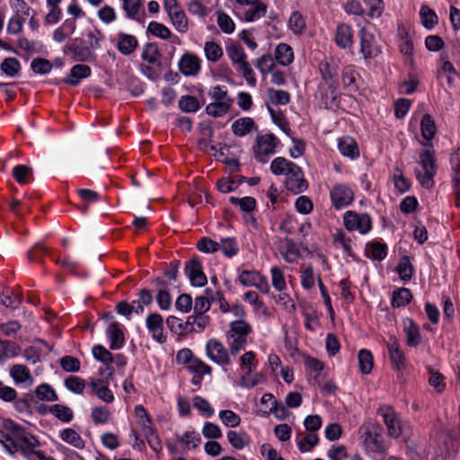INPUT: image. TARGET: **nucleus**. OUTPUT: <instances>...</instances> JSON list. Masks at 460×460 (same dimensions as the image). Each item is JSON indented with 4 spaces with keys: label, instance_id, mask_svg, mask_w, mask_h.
I'll return each mask as SVG.
<instances>
[{
    "label": "nucleus",
    "instance_id": "obj_1",
    "mask_svg": "<svg viewBox=\"0 0 460 460\" xmlns=\"http://www.w3.org/2000/svg\"><path fill=\"white\" fill-rule=\"evenodd\" d=\"M420 132L424 138L420 144L424 147L419 154V164L420 169H415V175L420 186L425 189H432L435 184L434 177L437 173L435 150L431 140L437 133V126L431 115L426 113L420 121Z\"/></svg>",
    "mask_w": 460,
    "mask_h": 460
},
{
    "label": "nucleus",
    "instance_id": "obj_2",
    "mask_svg": "<svg viewBox=\"0 0 460 460\" xmlns=\"http://www.w3.org/2000/svg\"><path fill=\"white\" fill-rule=\"evenodd\" d=\"M360 431L366 454L374 460H384L390 445L385 438L384 428L376 421L368 420L360 427Z\"/></svg>",
    "mask_w": 460,
    "mask_h": 460
},
{
    "label": "nucleus",
    "instance_id": "obj_3",
    "mask_svg": "<svg viewBox=\"0 0 460 460\" xmlns=\"http://www.w3.org/2000/svg\"><path fill=\"white\" fill-rule=\"evenodd\" d=\"M71 58L75 62H93L96 60L94 49L99 48V40L96 38L94 41L86 45L83 39L75 38L72 40L66 47Z\"/></svg>",
    "mask_w": 460,
    "mask_h": 460
},
{
    "label": "nucleus",
    "instance_id": "obj_4",
    "mask_svg": "<svg viewBox=\"0 0 460 460\" xmlns=\"http://www.w3.org/2000/svg\"><path fill=\"white\" fill-rule=\"evenodd\" d=\"M3 427L7 431H10L9 435L13 438V442L16 445L23 444L31 449L40 447V444L37 437L31 434L25 428L17 424L11 419L4 420Z\"/></svg>",
    "mask_w": 460,
    "mask_h": 460
},
{
    "label": "nucleus",
    "instance_id": "obj_5",
    "mask_svg": "<svg viewBox=\"0 0 460 460\" xmlns=\"http://www.w3.org/2000/svg\"><path fill=\"white\" fill-rule=\"evenodd\" d=\"M286 173L285 186L288 190L294 194L304 192L308 188V182L305 179L302 169L296 164H291L290 168H288Z\"/></svg>",
    "mask_w": 460,
    "mask_h": 460
},
{
    "label": "nucleus",
    "instance_id": "obj_6",
    "mask_svg": "<svg viewBox=\"0 0 460 460\" xmlns=\"http://www.w3.org/2000/svg\"><path fill=\"white\" fill-rule=\"evenodd\" d=\"M343 223L349 231L358 230L362 234H367L372 228V220L367 214H358L351 210L344 214Z\"/></svg>",
    "mask_w": 460,
    "mask_h": 460
},
{
    "label": "nucleus",
    "instance_id": "obj_7",
    "mask_svg": "<svg viewBox=\"0 0 460 460\" xmlns=\"http://www.w3.org/2000/svg\"><path fill=\"white\" fill-rule=\"evenodd\" d=\"M278 144V138L274 134H265L258 136L256 144L253 146L255 158L261 164L267 162L266 156L275 153V147Z\"/></svg>",
    "mask_w": 460,
    "mask_h": 460
},
{
    "label": "nucleus",
    "instance_id": "obj_8",
    "mask_svg": "<svg viewBox=\"0 0 460 460\" xmlns=\"http://www.w3.org/2000/svg\"><path fill=\"white\" fill-rule=\"evenodd\" d=\"M377 414L383 417L388 435L391 438H398L402 434V428L394 409L389 405H383L378 408Z\"/></svg>",
    "mask_w": 460,
    "mask_h": 460
},
{
    "label": "nucleus",
    "instance_id": "obj_9",
    "mask_svg": "<svg viewBox=\"0 0 460 460\" xmlns=\"http://www.w3.org/2000/svg\"><path fill=\"white\" fill-rule=\"evenodd\" d=\"M358 37L360 39V53L365 59L374 58L381 52L375 35L369 30L365 27L361 28Z\"/></svg>",
    "mask_w": 460,
    "mask_h": 460
},
{
    "label": "nucleus",
    "instance_id": "obj_10",
    "mask_svg": "<svg viewBox=\"0 0 460 460\" xmlns=\"http://www.w3.org/2000/svg\"><path fill=\"white\" fill-rule=\"evenodd\" d=\"M185 274L194 287H204L207 282V276L203 271L201 262L198 257H192L187 261L184 268Z\"/></svg>",
    "mask_w": 460,
    "mask_h": 460
},
{
    "label": "nucleus",
    "instance_id": "obj_11",
    "mask_svg": "<svg viewBox=\"0 0 460 460\" xmlns=\"http://www.w3.org/2000/svg\"><path fill=\"white\" fill-rule=\"evenodd\" d=\"M331 199L334 208L341 209L354 200V192L345 184H336L331 190Z\"/></svg>",
    "mask_w": 460,
    "mask_h": 460
},
{
    "label": "nucleus",
    "instance_id": "obj_12",
    "mask_svg": "<svg viewBox=\"0 0 460 460\" xmlns=\"http://www.w3.org/2000/svg\"><path fill=\"white\" fill-rule=\"evenodd\" d=\"M207 354L211 360L219 365H229L230 358L224 345L216 339H211L207 342Z\"/></svg>",
    "mask_w": 460,
    "mask_h": 460
},
{
    "label": "nucleus",
    "instance_id": "obj_13",
    "mask_svg": "<svg viewBox=\"0 0 460 460\" xmlns=\"http://www.w3.org/2000/svg\"><path fill=\"white\" fill-rule=\"evenodd\" d=\"M146 328L152 333V337L159 343L166 341V336L164 334V319L158 313L149 314L146 320Z\"/></svg>",
    "mask_w": 460,
    "mask_h": 460
},
{
    "label": "nucleus",
    "instance_id": "obj_14",
    "mask_svg": "<svg viewBox=\"0 0 460 460\" xmlns=\"http://www.w3.org/2000/svg\"><path fill=\"white\" fill-rule=\"evenodd\" d=\"M179 69L186 76H193L200 71V59L192 53H185L179 61Z\"/></svg>",
    "mask_w": 460,
    "mask_h": 460
},
{
    "label": "nucleus",
    "instance_id": "obj_15",
    "mask_svg": "<svg viewBox=\"0 0 460 460\" xmlns=\"http://www.w3.org/2000/svg\"><path fill=\"white\" fill-rule=\"evenodd\" d=\"M386 346L394 367L397 370L403 369L406 366V358L400 349L397 339L394 336L390 337Z\"/></svg>",
    "mask_w": 460,
    "mask_h": 460
},
{
    "label": "nucleus",
    "instance_id": "obj_16",
    "mask_svg": "<svg viewBox=\"0 0 460 460\" xmlns=\"http://www.w3.org/2000/svg\"><path fill=\"white\" fill-rule=\"evenodd\" d=\"M402 324L403 332L406 334V344L411 348L418 347L421 342L419 325L411 318H405Z\"/></svg>",
    "mask_w": 460,
    "mask_h": 460
},
{
    "label": "nucleus",
    "instance_id": "obj_17",
    "mask_svg": "<svg viewBox=\"0 0 460 460\" xmlns=\"http://www.w3.org/2000/svg\"><path fill=\"white\" fill-rule=\"evenodd\" d=\"M116 47L122 55L129 56L137 49L138 40L134 35L119 32L117 34Z\"/></svg>",
    "mask_w": 460,
    "mask_h": 460
},
{
    "label": "nucleus",
    "instance_id": "obj_18",
    "mask_svg": "<svg viewBox=\"0 0 460 460\" xmlns=\"http://www.w3.org/2000/svg\"><path fill=\"white\" fill-rule=\"evenodd\" d=\"M334 41L341 49L351 48L353 45V30L346 23H340L336 27Z\"/></svg>",
    "mask_w": 460,
    "mask_h": 460
},
{
    "label": "nucleus",
    "instance_id": "obj_19",
    "mask_svg": "<svg viewBox=\"0 0 460 460\" xmlns=\"http://www.w3.org/2000/svg\"><path fill=\"white\" fill-rule=\"evenodd\" d=\"M106 332L111 341V349H119L124 346L125 337L119 323L116 321L111 322L107 327Z\"/></svg>",
    "mask_w": 460,
    "mask_h": 460
},
{
    "label": "nucleus",
    "instance_id": "obj_20",
    "mask_svg": "<svg viewBox=\"0 0 460 460\" xmlns=\"http://www.w3.org/2000/svg\"><path fill=\"white\" fill-rule=\"evenodd\" d=\"M91 73L92 70L88 65L77 64L71 68L68 76L64 82L69 85L76 86L82 79L89 77Z\"/></svg>",
    "mask_w": 460,
    "mask_h": 460
},
{
    "label": "nucleus",
    "instance_id": "obj_21",
    "mask_svg": "<svg viewBox=\"0 0 460 460\" xmlns=\"http://www.w3.org/2000/svg\"><path fill=\"white\" fill-rule=\"evenodd\" d=\"M10 376L13 378V382L16 385L29 383L31 385L33 383V377L30 372V369L22 364H15L10 368Z\"/></svg>",
    "mask_w": 460,
    "mask_h": 460
},
{
    "label": "nucleus",
    "instance_id": "obj_22",
    "mask_svg": "<svg viewBox=\"0 0 460 460\" xmlns=\"http://www.w3.org/2000/svg\"><path fill=\"white\" fill-rule=\"evenodd\" d=\"M338 147L341 155L351 159L359 156V150L357 142L350 137H343L339 139Z\"/></svg>",
    "mask_w": 460,
    "mask_h": 460
},
{
    "label": "nucleus",
    "instance_id": "obj_23",
    "mask_svg": "<svg viewBox=\"0 0 460 460\" xmlns=\"http://www.w3.org/2000/svg\"><path fill=\"white\" fill-rule=\"evenodd\" d=\"M413 296L411 291L407 288H398L394 290L391 299V305L394 308L406 306L411 303Z\"/></svg>",
    "mask_w": 460,
    "mask_h": 460
},
{
    "label": "nucleus",
    "instance_id": "obj_24",
    "mask_svg": "<svg viewBox=\"0 0 460 460\" xmlns=\"http://www.w3.org/2000/svg\"><path fill=\"white\" fill-rule=\"evenodd\" d=\"M166 324L172 332L178 335H183L194 331V327L188 323V319L186 322H182L180 318L173 315H170L166 319Z\"/></svg>",
    "mask_w": 460,
    "mask_h": 460
},
{
    "label": "nucleus",
    "instance_id": "obj_25",
    "mask_svg": "<svg viewBox=\"0 0 460 460\" xmlns=\"http://www.w3.org/2000/svg\"><path fill=\"white\" fill-rule=\"evenodd\" d=\"M254 127V120L252 118L244 117L234 121L232 124V131L237 137H243L249 134Z\"/></svg>",
    "mask_w": 460,
    "mask_h": 460
},
{
    "label": "nucleus",
    "instance_id": "obj_26",
    "mask_svg": "<svg viewBox=\"0 0 460 460\" xmlns=\"http://www.w3.org/2000/svg\"><path fill=\"white\" fill-rule=\"evenodd\" d=\"M359 75L356 72L352 66H347L343 68L341 74V79L344 88L349 92H356L358 90L357 79Z\"/></svg>",
    "mask_w": 460,
    "mask_h": 460
},
{
    "label": "nucleus",
    "instance_id": "obj_27",
    "mask_svg": "<svg viewBox=\"0 0 460 460\" xmlns=\"http://www.w3.org/2000/svg\"><path fill=\"white\" fill-rule=\"evenodd\" d=\"M275 59L282 66H288L291 64L294 60L292 48L286 43L279 44L275 50Z\"/></svg>",
    "mask_w": 460,
    "mask_h": 460
},
{
    "label": "nucleus",
    "instance_id": "obj_28",
    "mask_svg": "<svg viewBox=\"0 0 460 460\" xmlns=\"http://www.w3.org/2000/svg\"><path fill=\"white\" fill-rule=\"evenodd\" d=\"M142 5L141 0H124L122 2V9L126 13V16L138 22H143V18L138 15Z\"/></svg>",
    "mask_w": 460,
    "mask_h": 460
},
{
    "label": "nucleus",
    "instance_id": "obj_29",
    "mask_svg": "<svg viewBox=\"0 0 460 460\" xmlns=\"http://www.w3.org/2000/svg\"><path fill=\"white\" fill-rule=\"evenodd\" d=\"M22 301V296L14 293L13 290L10 288H5L2 293H0V304L4 305L5 307H9L12 309L17 308Z\"/></svg>",
    "mask_w": 460,
    "mask_h": 460
},
{
    "label": "nucleus",
    "instance_id": "obj_30",
    "mask_svg": "<svg viewBox=\"0 0 460 460\" xmlns=\"http://www.w3.org/2000/svg\"><path fill=\"white\" fill-rule=\"evenodd\" d=\"M12 175L19 184H27L33 180L32 169L24 164L14 166Z\"/></svg>",
    "mask_w": 460,
    "mask_h": 460
},
{
    "label": "nucleus",
    "instance_id": "obj_31",
    "mask_svg": "<svg viewBox=\"0 0 460 460\" xmlns=\"http://www.w3.org/2000/svg\"><path fill=\"white\" fill-rule=\"evenodd\" d=\"M229 327V337L239 336L247 338V336L252 332L251 324L244 320L234 321L230 323Z\"/></svg>",
    "mask_w": 460,
    "mask_h": 460
},
{
    "label": "nucleus",
    "instance_id": "obj_32",
    "mask_svg": "<svg viewBox=\"0 0 460 460\" xmlns=\"http://www.w3.org/2000/svg\"><path fill=\"white\" fill-rule=\"evenodd\" d=\"M250 6L251 7L243 13V20L245 22H254L266 14L267 5L261 1Z\"/></svg>",
    "mask_w": 460,
    "mask_h": 460
},
{
    "label": "nucleus",
    "instance_id": "obj_33",
    "mask_svg": "<svg viewBox=\"0 0 460 460\" xmlns=\"http://www.w3.org/2000/svg\"><path fill=\"white\" fill-rule=\"evenodd\" d=\"M226 52L232 60L233 64L237 67L242 66L243 63H246L247 56L244 53L243 48L236 43H232L226 48Z\"/></svg>",
    "mask_w": 460,
    "mask_h": 460
},
{
    "label": "nucleus",
    "instance_id": "obj_34",
    "mask_svg": "<svg viewBox=\"0 0 460 460\" xmlns=\"http://www.w3.org/2000/svg\"><path fill=\"white\" fill-rule=\"evenodd\" d=\"M160 57L161 53L156 43L150 42L145 44L141 54V58L144 61L155 65L158 62Z\"/></svg>",
    "mask_w": 460,
    "mask_h": 460
},
{
    "label": "nucleus",
    "instance_id": "obj_35",
    "mask_svg": "<svg viewBox=\"0 0 460 460\" xmlns=\"http://www.w3.org/2000/svg\"><path fill=\"white\" fill-rule=\"evenodd\" d=\"M20 349L16 343L0 339V364L4 363L7 358L16 357Z\"/></svg>",
    "mask_w": 460,
    "mask_h": 460
},
{
    "label": "nucleus",
    "instance_id": "obj_36",
    "mask_svg": "<svg viewBox=\"0 0 460 460\" xmlns=\"http://www.w3.org/2000/svg\"><path fill=\"white\" fill-rule=\"evenodd\" d=\"M396 271L400 279L403 281H409L413 275V266L408 255H403L396 266Z\"/></svg>",
    "mask_w": 460,
    "mask_h": 460
},
{
    "label": "nucleus",
    "instance_id": "obj_37",
    "mask_svg": "<svg viewBox=\"0 0 460 460\" xmlns=\"http://www.w3.org/2000/svg\"><path fill=\"white\" fill-rule=\"evenodd\" d=\"M226 437L228 442L235 449H242L250 444V438L245 432L229 430Z\"/></svg>",
    "mask_w": 460,
    "mask_h": 460
},
{
    "label": "nucleus",
    "instance_id": "obj_38",
    "mask_svg": "<svg viewBox=\"0 0 460 460\" xmlns=\"http://www.w3.org/2000/svg\"><path fill=\"white\" fill-rule=\"evenodd\" d=\"M60 438L66 443L78 449L84 447V442L81 436L73 429H65L60 433Z\"/></svg>",
    "mask_w": 460,
    "mask_h": 460
},
{
    "label": "nucleus",
    "instance_id": "obj_39",
    "mask_svg": "<svg viewBox=\"0 0 460 460\" xmlns=\"http://www.w3.org/2000/svg\"><path fill=\"white\" fill-rule=\"evenodd\" d=\"M232 105L226 102H214L206 106V113L214 118L222 117L230 111Z\"/></svg>",
    "mask_w": 460,
    "mask_h": 460
},
{
    "label": "nucleus",
    "instance_id": "obj_40",
    "mask_svg": "<svg viewBox=\"0 0 460 460\" xmlns=\"http://www.w3.org/2000/svg\"><path fill=\"white\" fill-rule=\"evenodd\" d=\"M49 412L66 423L70 422L74 418L73 411L68 406L62 404H53L49 406Z\"/></svg>",
    "mask_w": 460,
    "mask_h": 460
},
{
    "label": "nucleus",
    "instance_id": "obj_41",
    "mask_svg": "<svg viewBox=\"0 0 460 460\" xmlns=\"http://www.w3.org/2000/svg\"><path fill=\"white\" fill-rule=\"evenodd\" d=\"M421 23L426 29H432L438 22V17L436 13L428 5H422L420 10Z\"/></svg>",
    "mask_w": 460,
    "mask_h": 460
},
{
    "label": "nucleus",
    "instance_id": "obj_42",
    "mask_svg": "<svg viewBox=\"0 0 460 460\" xmlns=\"http://www.w3.org/2000/svg\"><path fill=\"white\" fill-rule=\"evenodd\" d=\"M358 366L363 375H367L373 368V355L370 350L362 349L358 351Z\"/></svg>",
    "mask_w": 460,
    "mask_h": 460
},
{
    "label": "nucleus",
    "instance_id": "obj_43",
    "mask_svg": "<svg viewBox=\"0 0 460 460\" xmlns=\"http://www.w3.org/2000/svg\"><path fill=\"white\" fill-rule=\"evenodd\" d=\"M404 442L406 444V455L410 458V460H421L422 459V451H421V440L420 439H411L405 438Z\"/></svg>",
    "mask_w": 460,
    "mask_h": 460
},
{
    "label": "nucleus",
    "instance_id": "obj_44",
    "mask_svg": "<svg viewBox=\"0 0 460 460\" xmlns=\"http://www.w3.org/2000/svg\"><path fill=\"white\" fill-rule=\"evenodd\" d=\"M179 109L183 112H196L200 109L199 100L192 95H183L178 102Z\"/></svg>",
    "mask_w": 460,
    "mask_h": 460
},
{
    "label": "nucleus",
    "instance_id": "obj_45",
    "mask_svg": "<svg viewBox=\"0 0 460 460\" xmlns=\"http://www.w3.org/2000/svg\"><path fill=\"white\" fill-rule=\"evenodd\" d=\"M319 71L325 84L335 83L334 78L337 76L336 66L331 65L328 61H322L319 63Z\"/></svg>",
    "mask_w": 460,
    "mask_h": 460
},
{
    "label": "nucleus",
    "instance_id": "obj_46",
    "mask_svg": "<svg viewBox=\"0 0 460 460\" xmlns=\"http://www.w3.org/2000/svg\"><path fill=\"white\" fill-rule=\"evenodd\" d=\"M219 250L228 258H232L239 252V247L234 237L221 238Z\"/></svg>",
    "mask_w": 460,
    "mask_h": 460
},
{
    "label": "nucleus",
    "instance_id": "obj_47",
    "mask_svg": "<svg viewBox=\"0 0 460 460\" xmlns=\"http://www.w3.org/2000/svg\"><path fill=\"white\" fill-rule=\"evenodd\" d=\"M36 396L41 401L55 402L58 396L55 390L49 384H41L35 389Z\"/></svg>",
    "mask_w": 460,
    "mask_h": 460
},
{
    "label": "nucleus",
    "instance_id": "obj_48",
    "mask_svg": "<svg viewBox=\"0 0 460 460\" xmlns=\"http://www.w3.org/2000/svg\"><path fill=\"white\" fill-rule=\"evenodd\" d=\"M268 96L270 102L275 105H287L290 102V94L288 92L284 90H276L270 88L268 90Z\"/></svg>",
    "mask_w": 460,
    "mask_h": 460
},
{
    "label": "nucleus",
    "instance_id": "obj_49",
    "mask_svg": "<svg viewBox=\"0 0 460 460\" xmlns=\"http://www.w3.org/2000/svg\"><path fill=\"white\" fill-rule=\"evenodd\" d=\"M295 163L286 159L285 157H276L270 164V171L275 175H286L288 168H290L291 164Z\"/></svg>",
    "mask_w": 460,
    "mask_h": 460
},
{
    "label": "nucleus",
    "instance_id": "obj_50",
    "mask_svg": "<svg viewBox=\"0 0 460 460\" xmlns=\"http://www.w3.org/2000/svg\"><path fill=\"white\" fill-rule=\"evenodd\" d=\"M262 378L260 373L252 374V368L250 367L240 379V385L245 388H252L257 385Z\"/></svg>",
    "mask_w": 460,
    "mask_h": 460
},
{
    "label": "nucleus",
    "instance_id": "obj_51",
    "mask_svg": "<svg viewBox=\"0 0 460 460\" xmlns=\"http://www.w3.org/2000/svg\"><path fill=\"white\" fill-rule=\"evenodd\" d=\"M289 29L296 34H301L305 28V21L302 13L295 11L291 13L288 21Z\"/></svg>",
    "mask_w": 460,
    "mask_h": 460
},
{
    "label": "nucleus",
    "instance_id": "obj_52",
    "mask_svg": "<svg viewBox=\"0 0 460 460\" xmlns=\"http://www.w3.org/2000/svg\"><path fill=\"white\" fill-rule=\"evenodd\" d=\"M229 201L233 205L239 206L241 210L244 212H252L256 208V200L252 197H230Z\"/></svg>",
    "mask_w": 460,
    "mask_h": 460
},
{
    "label": "nucleus",
    "instance_id": "obj_53",
    "mask_svg": "<svg viewBox=\"0 0 460 460\" xmlns=\"http://www.w3.org/2000/svg\"><path fill=\"white\" fill-rule=\"evenodd\" d=\"M1 70L9 76H15L20 69V62L15 58H6L0 65Z\"/></svg>",
    "mask_w": 460,
    "mask_h": 460
},
{
    "label": "nucleus",
    "instance_id": "obj_54",
    "mask_svg": "<svg viewBox=\"0 0 460 460\" xmlns=\"http://www.w3.org/2000/svg\"><path fill=\"white\" fill-rule=\"evenodd\" d=\"M137 303L138 305H136V314H139L144 312V307L152 305L154 301L153 295L149 289L142 288L137 293Z\"/></svg>",
    "mask_w": 460,
    "mask_h": 460
},
{
    "label": "nucleus",
    "instance_id": "obj_55",
    "mask_svg": "<svg viewBox=\"0 0 460 460\" xmlns=\"http://www.w3.org/2000/svg\"><path fill=\"white\" fill-rule=\"evenodd\" d=\"M147 31L152 35L163 40L170 39L172 36L171 31L163 23L157 22H151L148 24Z\"/></svg>",
    "mask_w": 460,
    "mask_h": 460
},
{
    "label": "nucleus",
    "instance_id": "obj_56",
    "mask_svg": "<svg viewBox=\"0 0 460 460\" xmlns=\"http://www.w3.org/2000/svg\"><path fill=\"white\" fill-rule=\"evenodd\" d=\"M134 411L137 422L141 427L142 431L152 427V419L142 405H137Z\"/></svg>",
    "mask_w": 460,
    "mask_h": 460
},
{
    "label": "nucleus",
    "instance_id": "obj_57",
    "mask_svg": "<svg viewBox=\"0 0 460 460\" xmlns=\"http://www.w3.org/2000/svg\"><path fill=\"white\" fill-rule=\"evenodd\" d=\"M206 58L212 62L217 61L223 56V49L219 44L214 41H208L204 47Z\"/></svg>",
    "mask_w": 460,
    "mask_h": 460
},
{
    "label": "nucleus",
    "instance_id": "obj_58",
    "mask_svg": "<svg viewBox=\"0 0 460 460\" xmlns=\"http://www.w3.org/2000/svg\"><path fill=\"white\" fill-rule=\"evenodd\" d=\"M143 433L147 440L149 447L156 453L161 452L163 449L162 442L155 428H148L146 430H143Z\"/></svg>",
    "mask_w": 460,
    "mask_h": 460
},
{
    "label": "nucleus",
    "instance_id": "obj_59",
    "mask_svg": "<svg viewBox=\"0 0 460 460\" xmlns=\"http://www.w3.org/2000/svg\"><path fill=\"white\" fill-rule=\"evenodd\" d=\"M208 95L214 102H226L234 103V100L228 95L227 90L225 86L216 85L209 89Z\"/></svg>",
    "mask_w": 460,
    "mask_h": 460
},
{
    "label": "nucleus",
    "instance_id": "obj_60",
    "mask_svg": "<svg viewBox=\"0 0 460 460\" xmlns=\"http://www.w3.org/2000/svg\"><path fill=\"white\" fill-rule=\"evenodd\" d=\"M259 279H261V274L256 270H243L238 276L239 282L244 287H254Z\"/></svg>",
    "mask_w": 460,
    "mask_h": 460
},
{
    "label": "nucleus",
    "instance_id": "obj_61",
    "mask_svg": "<svg viewBox=\"0 0 460 460\" xmlns=\"http://www.w3.org/2000/svg\"><path fill=\"white\" fill-rule=\"evenodd\" d=\"M219 418L226 427L235 428L241 423L240 416L231 410L220 411Z\"/></svg>",
    "mask_w": 460,
    "mask_h": 460
},
{
    "label": "nucleus",
    "instance_id": "obj_62",
    "mask_svg": "<svg viewBox=\"0 0 460 460\" xmlns=\"http://www.w3.org/2000/svg\"><path fill=\"white\" fill-rule=\"evenodd\" d=\"M174 28L180 32V33H185L189 30L188 25V19L186 17V14L183 10L181 12L173 13L172 16L170 18Z\"/></svg>",
    "mask_w": 460,
    "mask_h": 460
},
{
    "label": "nucleus",
    "instance_id": "obj_63",
    "mask_svg": "<svg viewBox=\"0 0 460 460\" xmlns=\"http://www.w3.org/2000/svg\"><path fill=\"white\" fill-rule=\"evenodd\" d=\"M66 387L75 394H82L85 388V382L83 378L70 376L65 379Z\"/></svg>",
    "mask_w": 460,
    "mask_h": 460
},
{
    "label": "nucleus",
    "instance_id": "obj_64",
    "mask_svg": "<svg viewBox=\"0 0 460 460\" xmlns=\"http://www.w3.org/2000/svg\"><path fill=\"white\" fill-rule=\"evenodd\" d=\"M272 286L278 291H283L287 288L283 271L277 266L270 270Z\"/></svg>",
    "mask_w": 460,
    "mask_h": 460
}]
</instances>
